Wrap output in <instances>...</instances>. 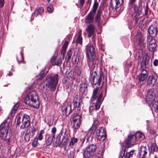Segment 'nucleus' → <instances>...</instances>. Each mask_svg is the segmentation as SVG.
<instances>
[{
  "label": "nucleus",
  "instance_id": "1",
  "mask_svg": "<svg viewBox=\"0 0 158 158\" xmlns=\"http://www.w3.org/2000/svg\"><path fill=\"white\" fill-rule=\"evenodd\" d=\"M38 99V94L35 91H33L27 96L24 102L26 104L37 109L40 106V103Z\"/></svg>",
  "mask_w": 158,
  "mask_h": 158
},
{
  "label": "nucleus",
  "instance_id": "2",
  "mask_svg": "<svg viewBox=\"0 0 158 158\" xmlns=\"http://www.w3.org/2000/svg\"><path fill=\"white\" fill-rule=\"evenodd\" d=\"M144 138L143 134L139 132H137L135 135L130 134L128 135V139L126 140V146L128 148H131L133 146L132 143H135L138 140L141 141Z\"/></svg>",
  "mask_w": 158,
  "mask_h": 158
},
{
  "label": "nucleus",
  "instance_id": "3",
  "mask_svg": "<svg viewBox=\"0 0 158 158\" xmlns=\"http://www.w3.org/2000/svg\"><path fill=\"white\" fill-rule=\"evenodd\" d=\"M15 122L16 125L19 126L21 129H24L27 127L30 124L31 119L30 116L27 114H24L21 118L19 114L16 117Z\"/></svg>",
  "mask_w": 158,
  "mask_h": 158
},
{
  "label": "nucleus",
  "instance_id": "4",
  "mask_svg": "<svg viewBox=\"0 0 158 158\" xmlns=\"http://www.w3.org/2000/svg\"><path fill=\"white\" fill-rule=\"evenodd\" d=\"M5 123L4 122L0 126V137L5 140L7 143L9 144L12 134L11 133L8 132L9 127L8 126L5 127Z\"/></svg>",
  "mask_w": 158,
  "mask_h": 158
},
{
  "label": "nucleus",
  "instance_id": "5",
  "mask_svg": "<svg viewBox=\"0 0 158 158\" xmlns=\"http://www.w3.org/2000/svg\"><path fill=\"white\" fill-rule=\"evenodd\" d=\"M86 50L87 62L90 69L91 65L94 63L95 49L93 46L89 44L86 46Z\"/></svg>",
  "mask_w": 158,
  "mask_h": 158
},
{
  "label": "nucleus",
  "instance_id": "6",
  "mask_svg": "<svg viewBox=\"0 0 158 158\" xmlns=\"http://www.w3.org/2000/svg\"><path fill=\"white\" fill-rule=\"evenodd\" d=\"M58 74H56L53 76L47 77L46 78L47 82L46 84V87L54 90L58 82Z\"/></svg>",
  "mask_w": 158,
  "mask_h": 158
},
{
  "label": "nucleus",
  "instance_id": "7",
  "mask_svg": "<svg viewBox=\"0 0 158 158\" xmlns=\"http://www.w3.org/2000/svg\"><path fill=\"white\" fill-rule=\"evenodd\" d=\"M98 6V4L95 1L92 10L86 16L85 20L86 23H89L93 22L95 15Z\"/></svg>",
  "mask_w": 158,
  "mask_h": 158
},
{
  "label": "nucleus",
  "instance_id": "8",
  "mask_svg": "<svg viewBox=\"0 0 158 158\" xmlns=\"http://www.w3.org/2000/svg\"><path fill=\"white\" fill-rule=\"evenodd\" d=\"M96 145H90L87 147L83 152L84 157L85 158H89L94 155L95 152L97 149Z\"/></svg>",
  "mask_w": 158,
  "mask_h": 158
},
{
  "label": "nucleus",
  "instance_id": "9",
  "mask_svg": "<svg viewBox=\"0 0 158 158\" xmlns=\"http://www.w3.org/2000/svg\"><path fill=\"white\" fill-rule=\"evenodd\" d=\"M156 93L153 89L148 90L146 95V102L148 104H152L155 100Z\"/></svg>",
  "mask_w": 158,
  "mask_h": 158
},
{
  "label": "nucleus",
  "instance_id": "10",
  "mask_svg": "<svg viewBox=\"0 0 158 158\" xmlns=\"http://www.w3.org/2000/svg\"><path fill=\"white\" fill-rule=\"evenodd\" d=\"M147 47L150 51H154L155 50L156 44V40L151 37H148L147 38Z\"/></svg>",
  "mask_w": 158,
  "mask_h": 158
},
{
  "label": "nucleus",
  "instance_id": "11",
  "mask_svg": "<svg viewBox=\"0 0 158 158\" xmlns=\"http://www.w3.org/2000/svg\"><path fill=\"white\" fill-rule=\"evenodd\" d=\"M96 136L100 140H104L106 139V135L104 128L100 127L97 131Z\"/></svg>",
  "mask_w": 158,
  "mask_h": 158
},
{
  "label": "nucleus",
  "instance_id": "12",
  "mask_svg": "<svg viewBox=\"0 0 158 158\" xmlns=\"http://www.w3.org/2000/svg\"><path fill=\"white\" fill-rule=\"evenodd\" d=\"M103 94L102 93L100 94L95 104L93 103L91 106L89 107V109L90 110H91L94 109V107H95L96 109L98 110L100 107V105L102 103L103 98H102Z\"/></svg>",
  "mask_w": 158,
  "mask_h": 158
},
{
  "label": "nucleus",
  "instance_id": "13",
  "mask_svg": "<svg viewBox=\"0 0 158 158\" xmlns=\"http://www.w3.org/2000/svg\"><path fill=\"white\" fill-rule=\"evenodd\" d=\"M99 125V122L98 119L94 120L93 123L91 127L89 130V133L88 134L90 133V136L92 138L94 135V132L96 130L97 128Z\"/></svg>",
  "mask_w": 158,
  "mask_h": 158
},
{
  "label": "nucleus",
  "instance_id": "14",
  "mask_svg": "<svg viewBox=\"0 0 158 158\" xmlns=\"http://www.w3.org/2000/svg\"><path fill=\"white\" fill-rule=\"evenodd\" d=\"M71 106L70 104L65 103L62 108L63 115H69L71 112Z\"/></svg>",
  "mask_w": 158,
  "mask_h": 158
},
{
  "label": "nucleus",
  "instance_id": "15",
  "mask_svg": "<svg viewBox=\"0 0 158 158\" xmlns=\"http://www.w3.org/2000/svg\"><path fill=\"white\" fill-rule=\"evenodd\" d=\"M157 80V76L156 75L150 76L147 80L148 85L153 86L156 83Z\"/></svg>",
  "mask_w": 158,
  "mask_h": 158
},
{
  "label": "nucleus",
  "instance_id": "16",
  "mask_svg": "<svg viewBox=\"0 0 158 158\" xmlns=\"http://www.w3.org/2000/svg\"><path fill=\"white\" fill-rule=\"evenodd\" d=\"M148 31L150 35V37H155L157 33V30L156 27L154 25H151L150 26L148 29Z\"/></svg>",
  "mask_w": 158,
  "mask_h": 158
},
{
  "label": "nucleus",
  "instance_id": "17",
  "mask_svg": "<svg viewBox=\"0 0 158 158\" xmlns=\"http://www.w3.org/2000/svg\"><path fill=\"white\" fill-rule=\"evenodd\" d=\"M148 148L145 146H142L140 149L138 155L139 158H145L148 151Z\"/></svg>",
  "mask_w": 158,
  "mask_h": 158
},
{
  "label": "nucleus",
  "instance_id": "18",
  "mask_svg": "<svg viewBox=\"0 0 158 158\" xmlns=\"http://www.w3.org/2000/svg\"><path fill=\"white\" fill-rule=\"evenodd\" d=\"M95 30V27L93 24H90L87 27L86 31L88 33L89 37H90L94 35Z\"/></svg>",
  "mask_w": 158,
  "mask_h": 158
},
{
  "label": "nucleus",
  "instance_id": "19",
  "mask_svg": "<svg viewBox=\"0 0 158 158\" xmlns=\"http://www.w3.org/2000/svg\"><path fill=\"white\" fill-rule=\"evenodd\" d=\"M149 60V58L147 54H145L143 58L142 61L141 66L143 69H145L148 64Z\"/></svg>",
  "mask_w": 158,
  "mask_h": 158
},
{
  "label": "nucleus",
  "instance_id": "20",
  "mask_svg": "<svg viewBox=\"0 0 158 158\" xmlns=\"http://www.w3.org/2000/svg\"><path fill=\"white\" fill-rule=\"evenodd\" d=\"M102 77V73H100L99 76H98V77H96L95 79H94V81H93L91 83V85H94L98 84V86H99L100 85Z\"/></svg>",
  "mask_w": 158,
  "mask_h": 158
},
{
  "label": "nucleus",
  "instance_id": "21",
  "mask_svg": "<svg viewBox=\"0 0 158 158\" xmlns=\"http://www.w3.org/2000/svg\"><path fill=\"white\" fill-rule=\"evenodd\" d=\"M140 20L139 23V26L141 28V30L143 31L146 30L147 27L148 23L144 21V18L143 16L140 19Z\"/></svg>",
  "mask_w": 158,
  "mask_h": 158
},
{
  "label": "nucleus",
  "instance_id": "22",
  "mask_svg": "<svg viewBox=\"0 0 158 158\" xmlns=\"http://www.w3.org/2000/svg\"><path fill=\"white\" fill-rule=\"evenodd\" d=\"M54 135H46L45 143L47 146H49L52 143L53 139H54Z\"/></svg>",
  "mask_w": 158,
  "mask_h": 158
},
{
  "label": "nucleus",
  "instance_id": "23",
  "mask_svg": "<svg viewBox=\"0 0 158 158\" xmlns=\"http://www.w3.org/2000/svg\"><path fill=\"white\" fill-rule=\"evenodd\" d=\"M110 5L112 9H116L120 6L119 0H111Z\"/></svg>",
  "mask_w": 158,
  "mask_h": 158
},
{
  "label": "nucleus",
  "instance_id": "24",
  "mask_svg": "<svg viewBox=\"0 0 158 158\" xmlns=\"http://www.w3.org/2000/svg\"><path fill=\"white\" fill-rule=\"evenodd\" d=\"M77 141L78 140L77 138L74 137L71 138L68 147H65V149L66 150H68L70 149L74 145V144L77 142Z\"/></svg>",
  "mask_w": 158,
  "mask_h": 158
},
{
  "label": "nucleus",
  "instance_id": "25",
  "mask_svg": "<svg viewBox=\"0 0 158 158\" xmlns=\"http://www.w3.org/2000/svg\"><path fill=\"white\" fill-rule=\"evenodd\" d=\"M133 19L135 21L136 23L138 22L139 19H140L143 16L141 13L133 12L131 15Z\"/></svg>",
  "mask_w": 158,
  "mask_h": 158
},
{
  "label": "nucleus",
  "instance_id": "26",
  "mask_svg": "<svg viewBox=\"0 0 158 158\" xmlns=\"http://www.w3.org/2000/svg\"><path fill=\"white\" fill-rule=\"evenodd\" d=\"M141 2H139V3L138 6H137L136 5H135V4L133 6H131V7H133V9L134 10V12H136V13H141V10H142V3Z\"/></svg>",
  "mask_w": 158,
  "mask_h": 158
},
{
  "label": "nucleus",
  "instance_id": "27",
  "mask_svg": "<svg viewBox=\"0 0 158 158\" xmlns=\"http://www.w3.org/2000/svg\"><path fill=\"white\" fill-rule=\"evenodd\" d=\"M143 73H141L138 77V80L139 82L145 81L147 77V72L146 70H143Z\"/></svg>",
  "mask_w": 158,
  "mask_h": 158
},
{
  "label": "nucleus",
  "instance_id": "28",
  "mask_svg": "<svg viewBox=\"0 0 158 158\" xmlns=\"http://www.w3.org/2000/svg\"><path fill=\"white\" fill-rule=\"evenodd\" d=\"M81 102L82 100L80 97L77 98L75 97L73 101L74 107H79Z\"/></svg>",
  "mask_w": 158,
  "mask_h": 158
},
{
  "label": "nucleus",
  "instance_id": "29",
  "mask_svg": "<svg viewBox=\"0 0 158 158\" xmlns=\"http://www.w3.org/2000/svg\"><path fill=\"white\" fill-rule=\"evenodd\" d=\"M19 103L17 102L13 107L10 113V115L13 117L19 106Z\"/></svg>",
  "mask_w": 158,
  "mask_h": 158
},
{
  "label": "nucleus",
  "instance_id": "30",
  "mask_svg": "<svg viewBox=\"0 0 158 158\" xmlns=\"http://www.w3.org/2000/svg\"><path fill=\"white\" fill-rule=\"evenodd\" d=\"M44 10L43 7H40L37 8L35 11L32 13V15H34L36 16L40 15L44 12Z\"/></svg>",
  "mask_w": 158,
  "mask_h": 158
},
{
  "label": "nucleus",
  "instance_id": "31",
  "mask_svg": "<svg viewBox=\"0 0 158 158\" xmlns=\"http://www.w3.org/2000/svg\"><path fill=\"white\" fill-rule=\"evenodd\" d=\"M68 44L69 41H66L61 49V53L63 55V56H64L65 55Z\"/></svg>",
  "mask_w": 158,
  "mask_h": 158
},
{
  "label": "nucleus",
  "instance_id": "32",
  "mask_svg": "<svg viewBox=\"0 0 158 158\" xmlns=\"http://www.w3.org/2000/svg\"><path fill=\"white\" fill-rule=\"evenodd\" d=\"M73 122H81V117L77 113L74 114H73Z\"/></svg>",
  "mask_w": 158,
  "mask_h": 158
},
{
  "label": "nucleus",
  "instance_id": "33",
  "mask_svg": "<svg viewBox=\"0 0 158 158\" xmlns=\"http://www.w3.org/2000/svg\"><path fill=\"white\" fill-rule=\"evenodd\" d=\"M98 92V88L94 89L93 92L92 96L91 98V100L92 101H94L97 98L98 96L97 94Z\"/></svg>",
  "mask_w": 158,
  "mask_h": 158
},
{
  "label": "nucleus",
  "instance_id": "34",
  "mask_svg": "<svg viewBox=\"0 0 158 158\" xmlns=\"http://www.w3.org/2000/svg\"><path fill=\"white\" fill-rule=\"evenodd\" d=\"M73 127L74 132L75 133L79 128L81 123V122H73Z\"/></svg>",
  "mask_w": 158,
  "mask_h": 158
},
{
  "label": "nucleus",
  "instance_id": "35",
  "mask_svg": "<svg viewBox=\"0 0 158 158\" xmlns=\"http://www.w3.org/2000/svg\"><path fill=\"white\" fill-rule=\"evenodd\" d=\"M90 77L89 79V81L90 83L92 82L93 81H94V79L98 77L96 71L92 72L91 73V71H90Z\"/></svg>",
  "mask_w": 158,
  "mask_h": 158
},
{
  "label": "nucleus",
  "instance_id": "36",
  "mask_svg": "<svg viewBox=\"0 0 158 158\" xmlns=\"http://www.w3.org/2000/svg\"><path fill=\"white\" fill-rule=\"evenodd\" d=\"M141 35L140 33H138L136 35V37L137 40H138L139 44L140 45H143V40L141 38Z\"/></svg>",
  "mask_w": 158,
  "mask_h": 158
},
{
  "label": "nucleus",
  "instance_id": "37",
  "mask_svg": "<svg viewBox=\"0 0 158 158\" xmlns=\"http://www.w3.org/2000/svg\"><path fill=\"white\" fill-rule=\"evenodd\" d=\"M126 151V147L123 146L122 147L120 152L119 153V158H122L124 155Z\"/></svg>",
  "mask_w": 158,
  "mask_h": 158
},
{
  "label": "nucleus",
  "instance_id": "38",
  "mask_svg": "<svg viewBox=\"0 0 158 158\" xmlns=\"http://www.w3.org/2000/svg\"><path fill=\"white\" fill-rule=\"evenodd\" d=\"M79 36L77 38L76 43L77 44H79L81 45H82V39L81 37V31H79L78 32Z\"/></svg>",
  "mask_w": 158,
  "mask_h": 158
},
{
  "label": "nucleus",
  "instance_id": "39",
  "mask_svg": "<svg viewBox=\"0 0 158 158\" xmlns=\"http://www.w3.org/2000/svg\"><path fill=\"white\" fill-rule=\"evenodd\" d=\"M101 18V12L100 10H98L97 13L95 17V19L96 22L99 23V22L100 19Z\"/></svg>",
  "mask_w": 158,
  "mask_h": 158
},
{
  "label": "nucleus",
  "instance_id": "40",
  "mask_svg": "<svg viewBox=\"0 0 158 158\" xmlns=\"http://www.w3.org/2000/svg\"><path fill=\"white\" fill-rule=\"evenodd\" d=\"M75 73L78 76H80L81 73V71L80 69L78 66H76L75 69Z\"/></svg>",
  "mask_w": 158,
  "mask_h": 158
},
{
  "label": "nucleus",
  "instance_id": "41",
  "mask_svg": "<svg viewBox=\"0 0 158 158\" xmlns=\"http://www.w3.org/2000/svg\"><path fill=\"white\" fill-rule=\"evenodd\" d=\"M72 54V52L71 49H70L67 52V55L66 56V59H67V61H68L70 59L71 56Z\"/></svg>",
  "mask_w": 158,
  "mask_h": 158
},
{
  "label": "nucleus",
  "instance_id": "42",
  "mask_svg": "<svg viewBox=\"0 0 158 158\" xmlns=\"http://www.w3.org/2000/svg\"><path fill=\"white\" fill-rule=\"evenodd\" d=\"M152 106L155 111L158 112V103L157 102H155L153 104Z\"/></svg>",
  "mask_w": 158,
  "mask_h": 158
},
{
  "label": "nucleus",
  "instance_id": "43",
  "mask_svg": "<svg viewBox=\"0 0 158 158\" xmlns=\"http://www.w3.org/2000/svg\"><path fill=\"white\" fill-rule=\"evenodd\" d=\"M54 65H56L57 66H60L62 64L61 59L60 58H58L57 61L54 62Z\"/></svg>",
  "mask_w": 158,
  "mask_h": 158
},
{
  "label": "nucleus",
  "instance_id": "44",
  "mask_svg": "<svg viewBox=\"0 0 158 158\" xmlns=\"http://www.w3.org/2000/svg\"><path fill=\"white\" fill-rule=\"evenodd\" d=\"M136 0H129L128 4L129 7H131V6H133L136 2Z\"/></svg>",
  "mask_w": 158,
  "mask_h": 158
},
{
  "label": "nucleus",
  "instance_id": "45",
  "mask_svg": "<svg viewBox=\"0 0 158 158\" xmlns=\"http://www.w3.org/2000/svg\"><path fill=\"white\" fill-rule=\"evenodd\" d=\"M80 87L86 89L87 87V83L85 82L81 83L80 85Z\"/></svg>",
  "mask_w": 158,
  "mask_h": 158
},
{
  "label": "nucleus",
  "instance_id": "46",
  "mask_svg": "<svg viewBox=\"0 0 158 158\" xmlns=\"http://www.w3.org/2000/svg\"><path fill=\"white\" fill-rule=\"evenodd\" d=\"M67 77L69 79H72L73 78V73L72 72L69 73L67 75Z\"/></svg>",
  "mask_w": 158,
  "mask_h": 158
},
{
  "label": "nucleus",
  "instance_id": "47",
  "mask_svg": "<svg viewBox=\"0 0 158 158\" xmlns=\"http://www.w3.org/2000/svg\"><path fill=\"white\" fill-rule=\"evenodd\" d=\"M39 89H40L43 90L45 89L44 84L42 83L41 84H40L39 86Z\"/></svg>",
  "mask_w": 158,
  "mask_h": 158
},
{
  "label": "nucleus",
  "instance_id": "48",
  "mask_svg": "<svg viewBox=\"0 0 158 158\" xmlns=\"http://www.w3.org/2000/svg\"><path fill=\"white\" fill-rule=\"evenodd\" d=\"M38 139L36 138H35L34 141L32 143V145L33 147H35L36 146L37 143Z\"/></svg>",
  "mask_w": 158,
  "mask_h": 158
},
{
  "label": "nucleus",
  "instance_id": "49",
  "mask_svg": "<svg viewBox=\"0 0 158 158\" xmlns=\"http://www.w3.org/2000/svg\"><path fill=\"white\" fill-rule=\"evenodd\" d=\"M149 8L148 5L147 4L146 6L145 9V15H147L148 14Z\"/></svg>",
  "mask_w": 158,
  "mask_h": 158
},
{
  "label": "nucleus",
  "instance_id": "50",
  "mask_svg": "<svg viewBox=\"0 0 158 158\" xmlns=\"http://www.w3.org/2000/svg\"><path fill=\"white\" fill-rule=\"evenodd\" d=\"M57 57V55L55 56H53L52 57L51 59V61L53 65H54V64H53L54 61L55 60Z\"/></svg>",
  "mask_w": 158,
  "mask_h": 158
},
{
  "label": "nucleus",
  "instance_id": "51",
  "mask_svg": "<svg viewBox=\"0 0 158 158\" xmlns=\"http://www.w3.org/2000/svg\"><path fill=\"white\" fill-rule=\"evenodd\" d=\"M52 132L53 133L52 135H54V137H55V134L56 132V128L55 127H53L51 130Z\"/></svg>",
  "mask_w": 158,
  "mask_h": 158
},
{
  "label": "nucleus",
  "instance_id": "52",
  "mask_svg": "<svg viewBox=\"0 0 158 158\" xmlns=\"http://www.w3.org/2000/svg\"><path fill=\"white\" fill-rule=\"evenodd\" d=\"M86 89L81 87H80V91L82 94H84Z\"/></svg>",
  "mask_w": 158,
  "mask_h": 158
},
{
  "label": "nucleus",
  "instance_id": "53",
  "mask_svg": "<svg viewBox=\"0 0 158 158\" xmlns=\"http://www.w3.org/2000/svg\"><path fill=\"white\" fill-rule=\"evenodd\" d=\"M85 0H80L79 4L82 7L83 6L85 3Z\"/></svg>",
  "mask_w": 158,
  "mask_h": 158
},
{
  "label": "nucleus",
  "instance_id": "54",
  "mask_svg": "<svg viewBox=\"0 0 158 158\" xmlns=\"http://www.w3.org/2000/svg\"><path fill=\"white\" fill-rule=\"evenodd\" d=\"M4 0H0V7H2L4 6Z\"/></svg>",
  "mask_w": 158,
  "mask_h": 158
},
{
  "label": "nucleus",
  "instance_id": "55",
  "mask_svg": "<svg viewBox=\"0 0 158 158\" xmlns=\"http://www.w3.org/2000/svg\"><path fill=\"white\" fill-rule=\"evenodd\" d=\"M43 138V137L42 135L39 134L38 135V138H37V139H38H38L40 140H41Z\"/></svg>",
  "mask_w": 158,
  "mask_h": 158
},
{
  "label": "nucleus",
  "instance_id": "56",
  "mask_svg": "<svg viewBox=\"0 0 158 158\" xmlns=\"http://www.w3.org/2000/svg\"><path fill=\"white\" fill-rule=\"evenodd\" d=\"M153 64L155 66L158 65V60H155L154 61Z\"/></svg>",
  "mask_w": 158,
  "mask_h": 158
},
{
  "label": "nucleus",
  "instance_id": "57",
  "mask_svg": "<svg viewBox=\"0 0 158 158\" xmlns=\"http://www.w3.org/2000/svg\"><path fill=\"white\" fill-rule=\"evenodd\" d=\"M47 1L51 5L53 4L55 1V0H47Z\"/></svg>",
  "mask_w": 158,
  "mask_h": 158
},
{
  "label": "nucleus",
  "instance_id": "58",
  "mask_svg": "<svg viewBox=\"0 0 158 158\" xmlns=\"http://www.w3.org/2000/svg\"><path fill=\"white\" fill-rule=\"evenodd\" d=\"M47 10L49 12L51 13L52 12V8L50 7H48L47 8Z\"/></svg>",
  "mask_w": 158,
  "mask_h": 158
},
{
  "label": "nucleus",
  "instance_id": "59",
  "mask_svg": "<svg viewBox=\"0 0 158 158\" xmlns=\"http://www.w3.org/2000/svg\"><path fill=\"white\" fill-rule=\"evenodd\" d=\"M44 130H41L40 132V134L42 135L43 134H44Z\"/></svg>",
  "mask_w": 158,
  "mask_h": 158
},
{
  "label": "nucleus",
  "instance_id": "60",
  "mask_svg": "<svg viewBox=\"0 0 158 158\" xmlns=\"http://www.w3.org/2000/svg\"><path fill=\"white\" fill-rule=\"evenodd\" d=\"M44 75L42 74L40 77V79H42L44 77Z\"/></svg>",
  "mask_w": 158,
  "mask_h": 158
},
{
  "label": "nucleus",
  "instance_id": "61",
  "mask_svg": "<svg viewBox=\"0 0 158 158\" xmlns=\"http://www.w3.org/2000/svg\"><path fill=\"white\" fill-rule=\"evenodd\" d=\"M21 56L22 60L21 61H23V54L22 52L21 53Z\"/></svg>",
  "mask_w": 158,
  "mask_h": 158
},
{
  "label": "nucleus",
  "instance_id": "62",
  "mask_svg": "<svg viewBox=\"0 0 158 158\" xmlns=\"http://www.w3.org/2000/svg\"><path fill=\"white\" fill-rule=\"evenodd\" d=\"M8 74L9 76H10L12 75V73L9 72Z\"/></svg>",
  "mask_w": 158,
  "mask_h": 158
},
{
  "label": "nucleus",
  "instance_id": "63",
  "mask_svg": "<svg viewBox=\"0 0 158 158\" xmlns=\"http://www.w3.org/2000/svg\"><path fill=\"white\" fill-rule=\"evenodd\" d=\"M94 68V67H91V69H93Z\"/></svg>",
  "mask_w": 158,
  "mask_h": 158
},
{
  "label": "nucleus",
  "instance_id": "64",
  "mask_svg": "<svg viewBox=\"0 0 158 158\" xmlns=\"http://www.w3.org/2000/svg\"><path fill=\"white\" fill-rule=\"evenodd\" d=\"M0 158H6L5 157H1Z\"/></svg>",
  "mask_w": 158,
  "mask_h": 158
}]
</instances>
